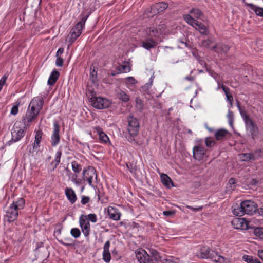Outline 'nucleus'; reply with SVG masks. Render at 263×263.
<instances>
[{
	"instance_id": "nucleus-22",
	"label": "nucleus",
	"mask_w": 263,
	"mask_h": 263,
	"mask_svg": "<svg viewBox=\"0 0 263 263\" xmlns=\"http://www.w3.org/2000/svg\"><path fill=\"white\" fill-rule=\"evenodd\" d=\"M62 152L58 151L55 155L54 159L49 164V170L50 172L54 171L60 162Z\"/></svg>"
},
{
	"instance_id": "nucleus-58",
	"label": "nucleus",
	"mask_w": 263,
	"mask_h": 263,
	"mask_svg": "<svg viewBox=\"0 0 263 263\" xmlns=\"http://www.w3.org/2000/svg\"><path fill=\"white\" fill-rule=\"evenodd\" d=\"M77 175H76L75 178L73 179V182L76 184L77 185H79L81 183L82 180L81 179H77Z\"/></svg>"
},
{
	"instance_id": "nucleus-50",
	"label": "nucleus",
	"mask_w": 263,
	"mask_h": 263,
	"mask_svg": "<svg viewBox=\"0 0 263 263\" xmlns=\"http://www.w3.org/2000/svg\"><path fill=\"white\" fill-rule=\"evenodd\" d=\"M212 44V41L210 39L204 40L202 42V45L206 48H211V45Z\"/></svg>"
},
{
	"instance_id": "nucleus-31",
	"label": "nucleus",
	"mask_w": 263,
	"mask_h": 263,
	"mask_svg": "<svg viewBox=\"0 0 263 263\" xmlns=\"http://www.w3.org/2000/svg\"><path fill=\"white\" fill-rule=\"evenodd\" d=\"M116 95L117 98L123 102H127L129 100V96L121 90L117 91Z\"/></svg>"
},
{
	"instance_id": "nucleus-35",
	"label": "nucleus",
	"mask_w": 263,
	"mask_h": 263,
	"mask_svg": "<svg viewBox=\"0 0 263 263\" xmlns=\"http://www.w3.org/2000/svg\"><path fill=\"white\" fill-rule=\"evenodd\" d=\"M228 133V132L227 130L224 129H220L215 132V137L218 140H222L225 138Z\"/></svg>"
},
{
	"instance_id": "nucleus-36",
	"label": "nucleus",
	"mask_w": 263,
	"mask_h": 263,
	"mask_svg": "<svg viewBox=\"0 0 263 263\" xmlns=\"http://www.w3.org/2000/svg\"><path fill=\"white\" fill-rule=\"evenodd\" d=\"M117 70L118 71V73L122 72H128L130 71L131 68L128 63H125L124 65H121L117 67Z\"/></svg>"
},
{
	"instance_id": "nucleus-42",
	"label": "nucleus",
	"mask_w": 263,
	"mask_h": 263,
	"mask_svg": "<svg viewBox=\"0 0 263 263\" xmlns=\"http://www.w3.org/2000/svg\"><path fill=\"white\" fill-rule=\"evenodd\" d=\"M155 78V76L154 75V74L151 77V78H149V81H148V83H146L143 86V89L145 90H148L152 86V84H153V80H154V79Z\"/></svg>"
},
{
	"instance_id": "nucleus-8",
	"label": "nucleus",
	"mask_w": 263,
	"mask_h": 263,
	"mask_svg": "<svg viewBox=\"0 0 263 263\" xmlns=\"http://www.w3.org/2000/svg\"><path fill=\"white\" fill-rule=\"evenodd\" d=\"M90 102L93 107L99 109L108 108L110 105V102L107 99L99 97H92Z\"/></svg>"
},
{
	"instance_id": "nucleus-48",
	"label": "nucleus",
	"mask_w": 263,
	"mask_h": 263,
	"mask_svg": "<svg viewBox=\"0 0 263 263\" xmlns=\"http://www.w3.org/2000/svg\"><path fill=\"white\" fill-rule=\"evenodd\" d=\"M126 84H135L137 83V81L133 77H128L125 79Z\"/></svg>"
},
{
	"instance_id": "nucleus-24",
	"label": "nucleus",
	"mask_w": 263,
	"mask_h": 263,
	"mask_svg": "<svg viewBox=\"0 0 263 263\" xmlns=\"http://www.w3.org/2000/svg\"><path fill=\"white\" fill-rule=\"evenodd\" d=\"M245 5L253 11L256 15L263 17V8L258 7L252 3H245Z\"/></svg>"
},
{
	"instance_id": "nucleus-63",
	"label": "nucleus",
	"mask_w": 263,
	"mask_h": 263,
	"mask_svg": "<svg viewBox=\"0 0 263 263\" xmlns=\"http://www.w3.org/2000/svg\"><path fill=\"white\" fill-rule=\"evenodd\" d=\"M258 256L263 260V250H259L258 251Z\"/></svg>"
},
{
	"instance_id": "nucleus-1",
	"label": "nucleus",
	"mask_w": 263,
	"mask_h": 263,
	"mask_svg": "<svg viewBox=\"0 0 263 263\" xmlns=\"http://www.w3.org/2000/svg\"><path fill=\"white\" fill-rule=\"evenodd\" d=\"M44 104L43 98L37 96L33 98L30 102L24 119L25 123H31L38 116Z\"/></svg>"
},
{
	"instance_id": "nucleus-23",
	"label": "nucleus",
	"mask_w": 263,
	"mask_h": 263,
	"mask_svg": "<svg viewBox=\"0 0 263 263\" xmlns=\"http://www.w3.org/2000/svg\"><path fill=\"white\" fill-rule=\"evenodd\" d=\"M34 132L35 135L33 148V149H37L40 147V143L42 139L43 133L41 129L35 130Z\"/></svg>"
},
{
	"instance_id": "nucleus-12",
	"label": "nucleus",
	"mask_w": 263,
	"mask_h": 263,
	"mask_svg": "<svg viewBox=\"0 0 263 263\" xmlns=\"http://www.w3.org/2000/svg\"><path fill=\"white\" fill-rule=\"evenodd\" d=\"M241 209H243L245 214L252 215L257 209V205L253 201L251 200H245L241 202Z\"/></svg>"
},
{
	"instance_id": "nucleus-51",
	"label": "nucleus",
	"mask_w": 263,
	"mask_h": 263,
	"mask_svg": "<svg viewBox=\"0 0 263 263\" xmlns=\"http://www.w3.org/2000/svg\"><path fill=\"white\" fill-rule=\"evenodd\" d=\"M55 65L58 67H62L63 65V60L61 57H56Z\"/></svg>"
},
{
	"instance_id": "nucleus-43",
	"label": "nucleus",
	"mask_w": 263,
	"mask_h": 263,
	"mask_svg": "<svg viewBox=\"0 0 263 263\" xmlns=\"http://www.w3.org/2000/svg\"><path fill=\"white\" fill-rule=\"evenodd\" d=\"M205 143L208 147H212L215 143L214 140L211 137H206L205 139Z\"/></svg>"
},
{
	"instance_id": "nucleus-59",
	"label": "nucleus",
	"mask_w": 263,
	"mask_h": 263,
	"mask_svg": "<svg viewBox=\"0 0 263 263\" xmlns=\"http://www.w3.org/2000/svg\"><path fill=\"white\" fill-rule=\"evenodd\" d=\"M163 214L166 216H170L174 214V212L172 211H165L163 212Z\"/></svg>"
},
{
	"instance_id": "nucleus-9",
	"label": "nucleus",
	"mask_w": 263,
	"mask_h": 263,
	"mask_svg": "<svg viewBox=\"0 0 263 263\" xmlns=\"http://www.w3.org/2000/svg\"><path fill=\"white\" fill-rule=\"evenodd\" d=\"M79 223L85 237L89 238L90 232V224L87 220L86 215L82 214L80 216Z\"/></svg>"
},
{
	"instance_id": "nucleus-34",
	"label": "nucleus",
	"mask_w": 263,
	"mask_h": 263,
	"mask_svg": "<svg viewBox=\"0 0 263 263\" xmlns=\"http://www.w3.org/2000/svg\"><path fill=\"white\" fill-rule=\"evenodd\" d=\"M189 14L191 15L194 19L197 20V19L200 18L201 16L202 15V12L199 9L193 8L190 10Z\"/></svg>"
},
{
	"instance_id": "nucleus-57",
	"label": "nucleus",
	"mask_w": 263,
	"mask_h": 263,
	"mask_svg": "<svg viewBox=\"0 0 263 263\" xmlns=\"http://www.w3.org/2000/svg\"><path fill=\"white\" fill-rule=\"evenodd\" d=\"M227 118L228 119V120H234L233 113L230 110H228V114H227Z\"/></svg>"
},
{
	"instance_id": "nucleus-11",
	"label": "nucleus",
	"mask_w": 263,
	"mask_h": 263,
	"mask_svg": "<svg viewBox=\"0 0 263 263\" xmlns=\"http://www.w3.org/2000/svg\"><path fill=\"white\" fill-rule=\"evenodd\" d=\"M231 223L233 228L237 230H246L251 228L249 226L248 221L243 218H235Z\"/></svg>"
},
{
	"instance_id": "nucleus-39",
	"label": "nucleus",
	"mask_w": 263,
	"mask_h": 263,
	"mask_svg": "<svg viewBox=\"0 0 263 263\" xmlns=\"http://www.w3.org/2000/svg\"><path fill=\"white\" fill-rule=\"evenodd\" d=\"M136 109L141 112L144 109L143 101L139 98H136L135 100Z\"/></svg>"
},
{
	"instance_id": "nucleus-19",
	"label": "nucleus",
	"mask_w": 263,
	"mask_h": 263,
	"mask_svg": "<svg viewBox=\"0 0 263 263\" xmlns=\"http://www.w3.org/2000/svg\"><path fill=\"white\" fill-rule=\"evenodd\" d=\"M108 213L110 219L116 221L120 219L121 214L118 209L109 206L108 207Z\"/></svg>"
},
{
	"instance_id": "nucleus-33",
	"label": "nucleus",
	"mask_w": 263,
	"mask_h": 263,
	"mask_svg": "<svg viewBox=\"0 0 263 263\" xmlns=\"http://www.w3.org/2000/svg\"><path fill=\"white\" fill-rule=\"evenodd\" d=\"M237 182V181L235 178H231L228 181V183L227 184V191L228 192H231L234 190L236 186Z\"/></svg>"
},
{
	"instance_id": "nucleus-7",
	"label": "nucleus",
	"mask_w": 263,
	"mask_h": 263,
	"mask_svg": "<svg viewBox=\"0 0 263 263\" xmlns=\"http://www.w3.org/2000/svg\"><path fill=\"white\" fill-rule=\"evenodd\" d=\"M135 255L139 263H158L154 256H150L144 249L137 250L135 251Z\"/></svg>"
},
{
	"instance_id": "nucleus-16",
	"label": "nucleus",
	"mask_w": 263,
	"mask_h": 263,
	"mask_svg": "<svg viewBox=\"0 0 263 263\" xmlns=\"http://www.w3.org/2000/svg\"><path fill=\"white\" fill-rule=\"evenodd\" d=\"M193 151L194 158L199 161L203 159L206 152L203 146L200 144L195 146L193 147Z\"/></svg>"
},
{
	"instance_id": "nucleus-2",
	"label": "nucleus",
	"mask_w": 263,
	"mask_h": 263,
	"mask_svg": "<svg viewBox=\"0 0 263 263\" xmlns=\"http://www.w3.org/2000/svg\"><path fill=\"white\" fill-rule=\"evenodd\" d=\"M25 200L23 198H19L10 205L4 215L5 219L9 222L14 221L18 216L19 211L24 208Z\"/></svg>"
},
{
	"instance_id": "nucleus-15",
	"label": "nucleus",
	"mask_w": 263,
	"mask_h": 263,
	"mask_svg": "<svg viewBox=\"0 0 263 263\" xmlns=\"http://www.w3.org/2000/svg\"><path fill=\"white\" fill-rule=\"evenodd\" d=\"M60 141V126L58 123L53 124V130L51 136V144L52 147L56 146Z\"/></svg>"
},
{
	"instance_id": "nucleus-26",
	"label": "nucleus",
	"mask_w": 263,
	"mask_h": 263,
	"mask_svg": "<svg viewBox=\"0 0 263 263\" xmlns=\"http://www.w3.org/2000/svg\"><path fill=\"white\" fill-rule=\"evenodd\" d=\"M65 195L71 204H73L77 200V196L74 191L71 188L65 189Z\"/></svg>"
},
{
	"instance_id": "nucleus-10",
	"label": "nucleus",
	"mask_w": 263,
	"mask_h": 263,
	"mask_svg": "<svg viewBox=\"0 0 263 263\" xmlns=\"http://www.w3.org/2000/svg\"><path fill=\"white\" fill-rule=\"evenodd\" d=\"M83 176L84 179L86 180L89 185L94 187V185L92 184V179L94 177L97 182V174L96 170L93 167H88L87 169H85L83 171Z\"/></svg>"
},
{
	"instance_id": "nucleus-32",
	"label": "nucleus",
	"mask_w": 263,
	"mask_h": 263,
	"mask_svg": "<svg viewBox=\"0 0 263 263\" xmlns=\"http://www.w3.org/2000/svg\"><path fill=\"white\" fill-rule=\"evenodd\" d=\"M161 180L162 183L167 187H170V185L173 184L171 178L166 174L161 175Z\"/></svg>"
},
{
	"instance_id": "nucleus-56",
	"label": "nucleus",
	"mask_w": 263,
	"mask_h": 263,
	"mask_svg": "<svg viewBox=\"0 0 263 263\" xmlns=\"http://www.w3.org/2000/svg\"><path fill=\"white\" fill-rule=\"evenodd\" d=\"M187 209H189L191 210H192L193 211H200V210H201L202 208V207H200V206H199V207H197V208H193L191 206H190V205H186V206Z\"/></svg>"
},
{
	"instance_id": "nucleus-49",
	"label": "nucleus",
	"mask_w": 263,
	"mask_h": 263,
	"mask_svg": "<svg viewBox=\"0 0 263 263\" xmlns=\"http://www.w3.org/2000/svg\"><path fill=\"white\" fill-rule=\"evenodd\" d=\"M255 258L252 256L245 255L243 256V259L247 263H253L254 260Z\"/></svg>"
},
{
	"instance_id": "nucleus-44",
	"label": "nucleus",
	"mask_w": 263,
	"mask_h": 263,
	"mask_svg": "<svg viewBox=\"0 0 263 263\" xmlns=\"http://www.w3.org/2000/svg\"><path fill=\"white\" fill-rule=\"evenodd\" d=\"M254 233L256 236L263 239V227L255 228Z\"/></svg>"
},
{
	"instance_id": "nucleus-47",
	"label": "nucleus",
	"mask_w": 263,
	"mask_h": 263,
	"mask_svg": "<svg viewBox=\"0 0 263 263\" xmlns=\"http://www.w3.org/2000/svg\"><path fill=\"white\" fill-rule=\"evenodd\" d=\"M58 241L60 243L66 247L70 246L72 245L71 240L69 238L65 239V241L62 240H58Z\"/></svg>"
},
{
	"instance_id": "nucleus-30",
	"label": "nucleus",
	"mask_w": 263,
	"mask_h": 263,
	"mask_svg": "<svg viewBox=\"0 0 263 263\" xmlns=\"http://www.w3.org/2000/svg\"><path fill=\"white\" fill-rule=\"evenodd\" d=\"M241 203L240 205L236 204L233 206V214L237 216H242L245 214V212L243 209H241Z\"/></svg>"
},
{
	"instance_id": "nucleus-27",
	"label": "nucleus",
	"mask_w": 263,
	"mask_h": 263,
	"mask_svg": "<svg viewBox=\"0 0 263 263\" xmlns=\"http://www.w3.org/2000/svg\"><path fill=\"white\" fill-rule=\"evenodd\" d=\"M212 50H215L217 52L227 53L230 50V47L227 45L221 44L212 46Z\"/></svg>"
},
{
	"instance_id": "nucleus-6",
	"label": "nucleus",
	"mask_w": 263,
	"mask_h": 263,
	"mask_svg": "<svg viewBox=\"0 0 263 263\" xmlns=\"http://www.w3.org/2000/svg\"><path fill=\"white\" fill-rule=\"evenodd\" d=\"M88 16V15L82 16L81 21L78 22L71 29L68 35L71 42L74 41L82 33V31Z\"/></svg>"
},
{
	"instance_id": "nucleus-46",
	"label": "nucleus",
	"mask_w": 263,
	"mask_h": 263,
	"mask_svg": "<svg viewBox=\"0 0 263 263\" xmlns=\"http://www.w3.org/2000/svg\"><path fill=\"white\" fill-rule=\"evenodd\" d=\"M243 121L245 123L246 129H248L249 128L251 127V126L255 125L252 120L249 118L246 119L245 120H243Z\"/></svg>"
},
{
	"instance_id": "nucleus-40",
	"label": "nucleus",
	"mask_w": 263,
	"mask_h": 263,
	"mask_svg": "<svg viewBox=\"0 0 263 263\" xmlns=\"http://www.w3.org/2000/svg\"><path fill=\"white\" fill-rule=\"evenodd\" d=\"M71 166L72 171L76 173H79L82 170L81 165L78 164V163L76 161H73L71 162Z\"/></svg>"
},
{
	"instance_id": "nucleus-41",
	"label": "nucleus",
	"mask_w": 263,
	"mask_h": 263,
	"mask_svg": "<svg viewBox=\"0 0 263 263\" xmlns=\"http://www.w3.org/2000/svg\"><path fill=\"white\" fill-rule=\"evenodd\" d=\"M70 234L74 238H78L81 235V231L77 228H72L70 230Z\"/></svg>"
},
{
	"instance_id": "nucleus-64",
	"label": "nucleus",
	"mask_w": 263,
	"mask_h": 263,
	"mask_svg": "<svg viewBox=\"0 0 263 263\" xmlns=\"http://www.w3.org/2000/svg\"><path fill=\"white\" fill-rule=\"evenodd\" d=\"M185 80H188V81H190L191 82H192L194 81V77H192V76H186L184 78Z\"/></svg>"
},
{
	"instance_id": "nucleus-3",
	"label": "nucleus",
	"mask_w": 263,
	"mask_h": 263,
	"mask_svg": "<svg viewBox=\"0 0 263 263\" xmlns=\"http://www.w3.org/2000/svg\"><path fill=\"white\" fill-rule=\"evenodd\" d=\"M127 131L128 135L125 137L126 139L132 144L138 145V142L135 139V137L138 135L140 125L138 119L133 116H129L127 118Z\"/></svg>"
},
{
	"instance_id": "nucleus-37",
	"label": "nucleus",
	"mask_w": 263,
	"mask_h": 263,
	"mask_svg": "<svg viewBox=\"0 0 263 263\" xmlns=\"http://www.w3.org/2000/svg\"><path fill=\"white\" fill-rule=\"evenodd\" d=\"M221 88H222V90L224 91L226 95L227 101H228L229 102L233 101V98L232 95L230 94V89L228 87H226L223 84L221 85Z\"/></svg>"
},
{
	"instance_id": "nucleus-17",
	"label": "nucleus",
	"mask_w": 263,
	"mask_h": 263,
	"mask_svg": "<svg viewBox=\"0 0 263 263\" xmlns=\"http://www.w3.org/2000/svg\"><path fill=\"white\" fill-rule=\"evenodd\" d=\"M212 250L206 246L201 247L196 252V256L201 259H209L212 255Z\"/></svg>"
},
{
	"instance_id": "nucleus-55",
	"label": "nucleus",
	"mask_w": 263,
	"mask_h": 263,
	"mask_svg": "<svg viewBox=\"0 0 263 263\" xmlns=\"http://www.w3.org/2000/svg\"><path fill=\"white\" fill-rule=\"evenodd\" d=\"M239 113H240L243 120L249 118V116L247 115L245 110L241 109V110H239Z\"/></svg>"
},
{
	"instance_id": "nucleus-18",
	"label": "nucleus",
	"mask_w": 263,
	"mask_h": 263,
	"mask_svg": "<svg viewBox=\"0 0 263 263\" xmlns=\"http://www.w3.org/2000/svg\"><path fill=\"white\" fill-rule=\"evenodd\" d=\"M93 130L99 136V139L100 142L102 144H110L108 136L104 132L103 129L99 126L93 127Z\"/></svg>"
},
{
	"instance_id": "nucleus-52",
	"label": "nucleus",
	"mask_w": 263,
	"mask_h": 263,
	"mask_svg": "<svg viewBox=\"0 0 263 263\" xmlns=\"http://www.w3.org/2000/svg\"><path fill=\"white\" fill-rule=\"evenodd\" d=\"M90 200L89 197L86 196H82L81 197V202L82 204L85 205L88 203Z\"/></svg>"
},
{
	"instance_id": "nucleus-5",
	"label": "nucleus",
	"mask_w": 263,
	"mask_h": 263,
	"mask_svg": "<svg viewBox=\"0 0 263 263\" xmlns=\"http://www.w3.org/2000/svg\"><path fill=\"white\" fill-rule=\"evenodd\" d=\"M183 18L185 22L190 25L198 30L201 34L207 35L209 33V30L207 27L201 22H200L194 19L190 14L183 15Z\"/></svg>"
},
{
	"instance_id": "nucleus-61",
	"label": "nucleus",
	"mask_w": 263,
	"mask_h": 263,
	"mask_svg": "<svg viewBox=\"0 0 263 263\" xmlns=\"http://www.w3.org/2000/svg\"><path fill=\"white\" fill-rule=\"evenodd\" d=\"M259 214L263 216V205L258 209Z\"/></svg>"
},
{
	"instance_id": "nucleus-4",
	"label": "nucleus",
	"mask_w": 263,
	"mask_h": 263,
	"mask_svg": "<svg viewBox=\"0 0 263 263\" xmlns=\"http://www.w3.org/2000/svg\"><path fill=\"white\" fill-rule=\"evenodd\" d=\"M165 30V26L161 25L157 27L151 26L147 27L145 30V35L148 37H151L152 39H155L159 42L161 41V36Z\"/></svg>"
},
{
	"instance_id": "nucleus-53",
	"label": "nucleus",
	"mask_w": 263,
	"mask_h": 263,
	"mask_svg": "<svg viewBox=\"0 0 263 263\" xmlns=\"http://www.w3.org/2000/svg\"><path fill=\"white\" fill-rule=\"evenodd\" d=\"M18 111V107L17 105L13 106L11 110V114L13 115H16Z\"/></svg>"
},
{
	"instance_id": "nucleus-13",
	"label": "nucleus",
	"mask_w": 263,
	"mask_h": 263,
	"mask_svg": "<svg viewBox=\"0 0 263 263\" xmlns=\"http://www.w3.org/2000/svg\"><path fill=\"white\" fill-rule=\"evenodd\" d=\"M25 134V132L23 129L12 128L11 130L12 138L7 144L10 145L12 143L18 142L24 136Z\"/></svg>"
},
{
	"instance_id": "nucleus-45",
	"label": "nucleus",
	"mask_w": 263,
	"mask_h": 263,
	"mask_svg": "<svg viewBox=\"0 0 263 263\" xmlns=\"http://www.w3.org/2000/svg\"><path fill=\"white\" fill-rule=\"evenodd\" d=\"M87 220L89 222L95 223L97 221V215L95 214H89L86 216Z\"/></svg>"
},
{
	"instance_id": "nucleus-60",
	"label": "nucleus",
	"mask_w": 263,
	"mask_h": 263,
	"mask_svg": "<svg viewBox=\"0 0 263 263\" xmlns=\"http://www.w3.org/2000/svg\"><path fill=\"white\" fill-rule=\"evenodd\" d=\"M64 50V49L63 48H59L56 53V57H60V55L63 53Z\"/></svg>"
},
{
	"instance_id": "nucleus-28",
	"label": "nucleus",
	"mask_w": 263,
	"mask_h": 263,
	"mask_svg": "<svg viewBox=\"0 0 263 263\" xmlns=\"http://www.w3.org/2000/svg\"><path fill=\"white\" fill-rule=\"evenodd\" d=\"M60 73L56 70H53L48 80V84L53 85L59 78Z\"/></svg>"
},
{
	"instance_id": "nucleus-54",
	"label": "nucleus",
	"mask_w": 263,
	"mask_h": 263,
	"mask_svg": "<svg viewBox=\"0 0 263 263\" xmlns=\"http://www.w3.org/2000/svg\"><path fill=\"white\" fill-rule=\"evenodd\" d=\"M239 113H240L243 120L249 118V116L247 115L245 110L241 109V110H239Z\"/></svg>"
},
{
	"instance_id": "nucleus-21",
	"label": "nucleus",
	"mask_w": 263,
	"mask_h": 263,
	"mask_svg": "<svg viewBox=\"0 0 263 263\" xmlns=\"http://www.w3.org/2000/svg\"><path fill=\"white\" fill-rule=\"evenodd\" d=\"M168 6V4L165 2L157 3L152 6V11L155 13H159L166 9Z\"/></svg>"
},
{
	"instance_id": "nucleus-62",
	"label": "nucleus",
	"mask_w": 263,
	"mask_h": 263,
	"mask_svg": "<svg viewBox=\"0 0 263 263\" xmlns=\"http://www.w3.org/2000/svg\"><path fill=\"white\" fill-rule=\"evenodd\" d=\"M163 263H176L175 261H173L171 259H165L163 261Z\"/></svg>"
},
{
	"instance_id": "nucleus-25",
	"label": "nucleus",
	"mask_w": 263,
	"mask_h": 263,
	"mask_svg": "<svg viewBox=\"0 0 263 263\" xmlns=\"http://www.w3.org/2000/svg\"><path fill=\"white\" fill-rule=\"evenodd\" d=\"M239 158L242 161H249L255 160L257 159L256 153H242L239 155Z\"/></svg>"
},
{
	"instance_id": "nucleus-38",
	"label": "nucleus",
	"mask_w": 263,
	"mask_h": 263,
	"mask_svg": "<svg viewBox=\"0 0 263 263\" xmlns=\"http://www.w3.org/2000/svg\"><path fill=\"white\" fill-rule=\"evenodd\" d=\"M247 130H249L252 139H255L257 138L258 133V129L256 125H254L253 126L247 129Z\"/></svg>"
},
{
	"instance_id": "nucleus-29",
	"label": "nucleus",
	"mask_w": 263,
	"mask_h": 263,
	"mask_svg": "<svg viewBox=\"0 0 263 263\" xmlns=\"http://www.w3.org/2000/svg\"><path fill=\"white\" fill-rule=\"evenodd\" d=\"M209 259L212 261L217 263H224V257L219 255L216 252L212 251V255Z\"/></svg>"
},
{
	"instance_id": "nucleus-20",
	"label": "nucleus",
	"mask_w": 263,
	"mask_h": 263,
	"mask_svg": "<svg viewBox=\"0 0 263 263\" xmlns=\"http://www.w3.org/2000/svg\"><path fill=\"white\" fill-rule=\"evenodd\" d=\"M110 241H107L104 245L102 253L103 260L106 263L109 262L111 259V255L109 252Z\"/></svg>"
},
{
	"instance_id": "nucleus-14",
	"label": "nucleus",
	"mask_w": 263,
	"mask_h": 263,
	"mask_svg": "<svg viewBox=\"0 0 263 263\" xmlns=\"http://www.w3.org/2000/svg\"><path fill=\"white\" fill-rule=\"evenodd\" d=\"M159 42L155 39L145 35L144 39L141 41V46L147 50H150L156 48Z\"/></svg>"
}]
</instances>
